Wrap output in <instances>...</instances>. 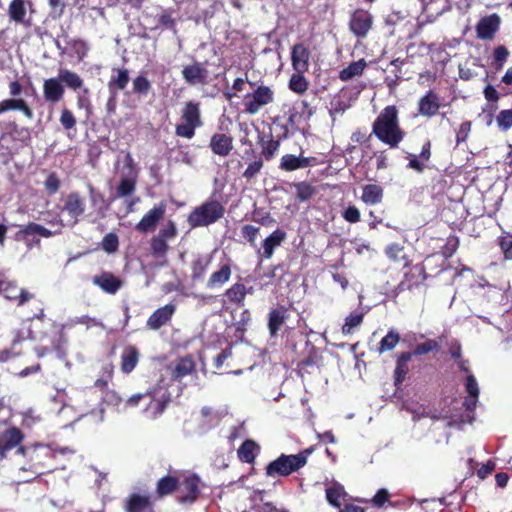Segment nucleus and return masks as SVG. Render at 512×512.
Masks as SVG:
<instances>
[{
    "label": "nucleus",
    "mask_w": 512,
    "mask_h": 512,
    "mask_svg": "<svg viewBox=\"0 0 512 512\" xmlns=\"http://www.w3.org/2000/svg\"><path fill=\"white\" fill-rule=\"evenodd\" d=\"M309 50L302 44H296L293 46L291 60L294 70L298 73H304L309 67Z\"/></svg>",
    "instance_id": "412c9836"
},
{
    "label": "nucleus",
    "mask_w": 512,
    "mask_h": 512,
    "mask_svg": "<svg viewBox=\"0 0 512 512\" xmlns=\"http://www.w3.org/2000/svg\"><path fill=\"white\" fill-rule=\"evenodd\" d=\"M372 131L383 143L395 148L403 140L405 133L401 130L398 121L396 106L385 107L373 123Z\"/></svg>",
    "instance_id": "f257e3e1"
},
{
    "label": "nucleus",
    "mask_w": 512,
    "mask_h": 512,
    "mask_svg": "<svg viewBox=\"0 0 512 512\" xmlns=\"http://www.w3.org/2000/svg\"><path fill=\"white\" fill-rule=\"evenodd\" d=\"M496 122L502 131H507L512 127V109L502 110L496 117Z\"/></svg>",
    "instance_id": "3c124183"
},
{
    "label": "nucleus",
    "mask_w": 512,
    "mask_h": 512,
    "mask_svg": "<svg viewBox=\"0 0 512 512\" xmlns=\"http://www.w3.org/2000/svg\"><path fill=\"white\" fill-rule=\"evenodd\" d=\"M501 17L496 14H490L480 18L475 26L476 36L480 40L490 41L500 29Z\"/></svg>",
    "instance_id": "f8f14e48"
},
{
    "label": "nucleus",
    "mask_w": 512,
    "mask_h": 512,
    "mask_svg": "<svg viewBox=\"0 0 512 512\" xmlns=\"http://www.w3.org/2000/svg\"><path fill=\"white\" fill-rule=\"evenodd\" d=\"M202 481L196 474L184 475L180 478L178 487V502L182 505H191L199 497Z\"/></svg>",
    "instance_id": "0eeeda50"
},
{
    "label": "nucleus",
    "mask_w": 512,
    "mask_h": 512,
    "mask_svg": "<svg viewBox=\"0 0 512 512\" xmlns=\"http://www.w3.org/2000/svg\"><path fill=\"white\" fill-rule=\"evenodd\" d=\"M72 47L79 60H83L89 51L88 44L80 39L74 40L72 43Z\"/></svg>",
    "instance_id": "0e129e2a"
},
{
    "label": "nucleus",
    "mask_w": 512,
    "mask_h": 512,
    "mask_svg": "<svg viewBox=\"0 0 512 512\" xmlns=\"http://www.w3.org/2000/svg\"><path fill=\"white\" fill-rule=\"evenodd\" d=\"M373 17L365 10H356L352 13L349 28L358 38H364L372 28Z\"/></svg>",
    "instance_id": "ddd939ff"
},
{
    "label": "nucleus",
    "mask_w": 512,
    "mask_h": 512,
    "mask_svg": "<svg viewBox=\"0 0 512 512\" xmlns=\"http://www.w3.org/2000/svg\"><path fill=\"white\" fill-rule=\"evenodd\" d=\"M366 62L361 59L352 62L349 66L340 71L339 77L342 81H348L355 76H359L363 73Z\"/></svg>",
    "instance_id": "4c0bfd02"
},
{
    "label": "nucleus",
    "mask_w": 512,
    "mask_h": 512,
    "mask_svg": "<svg viewBox=\"0 0 512 512\" xmlns=\"http://www.w3.org/2000/svg\"><path fill=\"white\" fill-rule=\"evenodd\" d=\"M440 345L435 340H427L424 343L418 344L414 350L413 354L414 356L424 355L428 354L434 350H439Z\"/></svg>",
    "instance_id": "6e6d98bb"
},
{
    "label": "nucleus",
    "mask_w": 512,
    "mask_h": 512,
    "mask_svg": "<svg viewBox=\"0 0 512 512\" xmlns=\"http://www.w3.org/2000/svg\"><path fill=\"white\" fill-rule=\"evenodd\" d=\"M262 167L263 161L261 159H257L251 162L244 171L243 177L246 178L247 180L254 178L260 172Z\"/></svg>",
    "instance_id": "052dcab7"
},
{
    "label": "nucleus",
    "mask_w": 512,
    "mask_h": 512,
    "mask_svg": "<svg viewBox=\"0 0 512 512\" xmlns=\"http://www.w3.org/2000/svg\"><path fill=\"white\" fill-rule=\"evenodd\" d=\"M182 77L189 85H200L206 82L208 71L202 63L194 62L183 67Z\"/></svg>",
    "instance_id": "a211bd4d"
},
{
    "label": "nucleus",
    "mask_w": 512,
    "mask_h": 512,
    "mask_svg": "<svg viewBox=\"0 0 512 512\" xmlns=\"http://www.w3.org/2000/svg\"><path fill=\"white\" fill-rule=\"evenodd\" d=\"M225 295L231 302L242 304L246 296V288L241 283H235L226 290Z\"/></svg>",
    "instance_id": "37998d69"
},
{
    "label": "nucleus",
    "mask_w": 512,
    "mask_h": 512,
    "mask_svg": "<svg viewBox=\"0 0 512 512\" xmlns=\"http://www.w3.org/2000/svg\"><path fill=\"white\" fill-rule=\"evenodd\" d=\"M180 478L173 475H166L160 478L156 485V492L159 497H164L175 490L178 491Z\"/></svg>",
    "instance_id": "72a5a7b5"
},
{
    "label": "nucleus",
    "mask_w": 512,
    "mask_h": 512,
    "mask_svg": "<svg viewBox=\"0 0 512 512\" xmlns=\"http://www.w3.org/2000/svg\"><path fill=\"white\" fill-rule=\"evenodd\" d=\"M231 265L229 261L221 263L218 270L214 271L209 279L207 280L206 287L209 289H215L221 287L229 281L231 277Z\"/></svg>",
    "instance_id": "5701e85b"
},
{
    "label": "nucleus",
    "mask_w": 512,
    "mask_h": 512,
    "mask_svg": "<svg viewBox=\"0 0 512 512\" xmlns=\"http://www.w3.org/2000/svg\"><path fill=\"white\" fill-rule=\"evenodd\" d=\"M165 210L166 205L162 202L154 206L137 223L136 229L142 233L154 230L158 222L164 217Z\"/></svg>",
    "instance_id": "4468645a"
},
{
    "label": "nucleus",
    "mask_w": 512,
    "mask_h": 512,
    "mask_svg": "<svg viewBox=\"0 0 512 512\" xmlns=\"http://www.w3.org/2000/svg\"><path fill=\"white\" fill-rule=\"evenodd\" d=\"M129 82V73L128 70L123 69H117V74L112 76L109 88L112 90L113 86H116L119 90H123L126 88L127 84Z\"/></svg>",
    "instance_id": "a18cd8bd"
},
{
    "label": "nucleus",
    "mask_w": 512,
    "mask_h": 512,
    "mask_svg": "<svg viewBox=\"0 0 512 512\" xmlns=\"http://www.w3.org/2000/svg\"><path fill=\"white\" fill-rule=\"evenodd\" d=\"M274 92L268 86H258L244 98V108L249 114L258 113L264 106L273 102Z\"/></svg>",
    "instance_id": "9d476101"
},
{
    "label": "nucleus",
    "mask_w": 512,
    "mask_h": 512,
    "mask_svg": "<svg viewBox=\"0 0 512 512\" xmlns=\"http://www.w3.org/2000/svg\"><path fill=\"white\" fill-rule=\"evenodd\" d=\"M22 440L21 431L17 428H11L5 431L2 435H0V459L6 457V453L17 447L16 453L21 455H29L32 460H35L36 457L32 453L33 448H25L23 446H19Z\"/></svg>",
    "instance_id": "1a4fd4ad"
},
{
    "label": "nucleus",
    "mask_w": 512,
    "mask_h": 512,
    "mask_svg": "<svg viewBox=\"0 0 512 512\" xmlns=\"http://www.w3.org/2000/svg\"><path fill=\"white\" fill-rule=\"evenodd\" d=\"M295 187L297 192V199L302 202L309 200L315 193L314 188L305 182L298 183L295 185Z\"/></svg>",
    "instance_id": "5fc2aeb1"
},
{
    "label": "nucleus",
    "mask_w": 512,
    "mask_h": 512,
    "mask_svg": "<svg viewBox=\"0 0 512 512\" xmlns=\"http://www.w3.org/2000/svg\"><path fill=\"white\" fill-rule=\"evenodd\" d=\"M346 495L344 487L339 483H333L330 487L326 488V499L334 507L339 508Z\"/></svg>",
    "instance_id": "e433bc0d"
},
{
    "label": "nucleus",
    "mask_w": 512,
    "mask_h": 512,
    "mask_svg": "<svg viewBox=\"0 0 512 512\" xmlns=\"http://www.w3.org/2000/svg\"><path fill=\"white\" fill-rule=\"evenodd\" d=\"M126 512H152L151 495L145 493H132L125 500Z\"/></svg>",
    "instance_id": "f3484780"
},
{
    "label": "nucleus",
    "mask_w": 512,
    "mask_h": 512,
    "mask_svg": "<svg viewBox=\"0 0 512 512\" xmlns=\"http://www.w3.org/2000/svg\"><path fill=\"white\" fill-rule=\"evenodd\" d=\"M60 123L65 129L69 130L76 125V119L70 110L63 109L60 116Z\"/></svg>",
    "instance_id": "e2e57ef3"
},
{
    "label": "nucleus",
    "mask_w": 512,
    "mask_h": 512,
    "mask_svg": "<svg viewBox=\"0 0 512 512\" xmlns=\"http://www.w3.org/2000/svg\"><path fill=\"white\" fill-rule=\"evenodd\" d=\"M241 233L245 239H247L251 244H254L259 233V228L247 224L242 227Z\"/></svg>",
    "instance_id": "69168bd1"
},
{
    "label": "nucleus",
    "mask_w": 512,
    "mask_h": 512,
    "mask_svg": "<svg viewBox=\"0 0 512 512\" xmlns=\"http://www.w3.org/2000/svg\"><path fill=\"white\" fill-rule=\"evenodd\" d=\"M195 370V363L191 357L179 359L173 369L172 376L176 380H180L190 375Z\"/></svg>",
    "instance_id": "c9c22d12"
},
{
    "label": "nucleus",
    "mask_w": 512,
    "mask_h": 512,
    "mask_svg": "<svg viewBox=\"0 0 512 512\" xmlns=\"http://www.w3.org/2000/svg\"><path fill=\"white\" fill-rule=\"evenodd\" d=\"M176 311V306L172 303L166 304L157 310H155L152 315L147 320V327L151 330H158L161 327L167 325L172 316Z\"/></svg>",
    "instance_id": "2eb2a0df"
},
{
    "label": "nucleus",
    "mask_w": 512,
    "mask_h": 512,
    "mask_svg": "<svg viewBox=\"0 0 512 512\" xmlns=\"http://www.w3.org/2000/svg\"><path fill=\"white\" fill-rule=\"evenodd\" d=\"M58 76L62 82V84H65L69 89L77 92L82 90L83 88H86L84 86L83 79L75 72L60 68L58 71Z\"/></svg>",
    "instance_id": "c85d7f7f"
},
{
    "label": "nucleus",
    "mask_w": 512,
    "mask_h": 512,
    "mask_svg": "<svg viewBox=\"0 0 512 512\" xmlns=\"http://www.w3.org/2000/svg\"><path fill=\"white\" fill-rule=\"evenodd\" d=\"M12 110L22 112L28 119H33L34 117V113L28 103L21 98L13 97L0 101V114Z\"/></svg>",
    "instance_id": "4be33fe9"
},
{
    "label": "nucleus",
    "mask_w": 512,
    "mask_h": 512,
    "mask_svg": "<svg viewBox=\"0 0 512 512\" xmlns=\"http://www.w3.org/2000/svg\"><path fill=\"white\" fill-rule=\"evenodd\" d=\"M77 106L79 109L85 110L87 113L91 111V101L89 99V89L83 88L77 94Z\"/></svg>",
    "instance_id": "13d9d810"
},
{
    "label": "nucleus",
    "mask_w": 512,
    "mask_h": 512,
    "mask_svg": "<svg viewBox=\"0 0 512 512\" xmlns=\"http://www.w3.org/2000/svg\"><path fill=\"white\" fill-rule=\"evenodd\" d=\"M471 131V123L470 122H463L458 131H457V134H456V142H457V145H459L460 143L466 141L469 133Z\"/></svg>",
    "instance_id": "774afa93"
},
{
    "label": "nucleus",
    "mask_w": 512,
    "mask_h": 512,
    "mask_svg": "<svg viewBox=\"0 0 512 512\" xmlns=\"http://www.w3.org/2000/svg\"><path fill=\"white\" fill-rule=\"evenodd\" d=\"M287 124L295 128L306 122L313 115V110L304 100H298L293 103H286L282 107Z\"/></svg>",
    "instance_id": "6e6552de"
},
{
    "label": "nucleus",
    "mask_w": 512,
    "mask_h": 512,
    "mask_svg": "<svg viewBox=\"0 0 512 512\" xmlns=\"http://www.w3.org/2000/svg\"><path fill=\"white\" fill-rule=\"evenodd\" d=\"M302 74L303 73L296 72L291 76L289 82L290 89L299 94L304 93L308 88V83Z\"/></svg>",
    "instance_id": "49530a36"
},
{
    "label": "nucleus",
    "mask_w": 512,
    "mask_h": 512,
    "mask_svg": "<svg viewBox=\"0 0 512 512\" xmlns=\"http://www.w3.org/2000/svg\"><path fill=\"white\" fill-rule=\"evenodd\" d=\"M64 93L65 88L58 75L57 77L44 80L43 97L47 103L56 104L60 102L64 97Z\"/></svg>",
    "instance_id": "dca6fc26"
},
{
    "label": "nucleus",
    "mask_w": 512,
    "mask_h": 512,
    "mask_svg": "<svg viewBox=\"0 0 512 512\" xmlns=\"http://www.w3.org/2000/svg\"><path fill=\"white\" fill-rule=\"evenodd\" d=\"M259 447L252 440H246L238 449V457L242 462L252 463L255 459V450Z\"/></svg>",
    "instance_id": "ea45409f"
},
{
    "label": "nucleus",
    "mask_w": 512,
    "mask_h": 512,
    "mask_svg": "<svg viewBox=\"0 0 512 512\" xmlns=\"http://www.w3.org/2000/svg\"><path fill=\"white\" fill-rule=\"evenodd\" d=\"M44 186L49 194H55L60 188L58 176L55 173H50L44 182Z\"/></svg>",
    "instance_id": "680f3d73"
},
{
    "label": "nucleus",
    "mask_w": 512,
    "mask_h": 512,
    "mask_svg": "<svg viewBox=\"0 0 512 512\" xmlns=\"http://www.w3.org/2000/svg\"><path fill=\"white\" fill-rule=\"evenodd\" d=\"M74 451L70 449L69 447H62V448H52L51 446H43V445H37L33 447L32 453L35 455L36 459L38 460L40 457L45 456H52L57 453L59 454H72Z\"/></svg>",
    "instance_id": "58836bf2"
},
{
    "label": "nucleus",
    "mask_w": 512,
    "mask_h": 512,
    "mask_svg": "<svg viewBox=\"0 0 512 512\" xmlns=\"http://www.w3.org/2000/svg\"><path fill=\"white\" fill-rule=\"evenodd\" d=\"M464 386L467 397L465 398L463 405L467 411L472 412L477 406L480 393L478 382L472 373L467 374Z\"/></svg>",
    "instance_id": "aec40b11"
},
{
    "label": "nucleus",
    "mask_w": 512,
    "mask_h": 512,
    "mask_svg": "<svg viewBox=\"0 0 512 512\" xmlns=\"http://www.w3.org/2000/svg\"><path fill=\"white\" fill-rule=\"evenodd\" d=\"M170 400L171 395L168 388L164 384L159 383L149 389V396L143 413L147 418L155 419L164 412Z\"/></svg>",
    "instance_id": "423d86ee"
},
{
    "label": "nucleus",
    "mask_w": 512,
    "mask_h": 512,
    "mask_svg": "<svg viewBox=\"0 0 512 512\" xmlns=\"http://www.w3.org/2000/svg\"><path fill=\"white\" fill-rule=\"evenodd\" d=\"M497 328L506 333L508 339L512 340V310L506 311L500 318Z\"/></svg>",
    "instance_id": "de8ad7c7"
},
{
    "label": "nucleus",
    "mask_w": 512,
    "mask_h": 512,
    "mask_svg": "<svg viewBox=\"0 0 512 512\" xmlns=\"http://www.w3.org/2000/svg\"><path fill=\"white\" fill-rule=\"evenodd\" d=\"M365 314L366 311L356 310L346 316L341 328L342 334L345 336L352 334L362 324Z\"/></svg>",
    "instance_id": "f704fd0d"
},
{
    "label": "nucleus",
    "mask_w": 512,
    "mask_h": 512,
    "mask_svg": "<svg viewBox=\"0 0 512 512\" xmlns=\"http://www.w3.org/2000/svg\"><path fill=\"white\" fill-rule=\"evenodd\" d=\"M93 283L109 294H115L122 286V281L111 273L95 276Z\"/></svg>",
    "instance_id": "bb28decb"
},
{
    "label": "nucleus",
    "mask_w": 512,
    "mask_h": 512,
    "mask_svg": "<svg viewBox=\"0 0 512 512\" xmlns=\"http://www.w3.org/2000/svg\"><path fill=\"white\" fill-rule=\"evenodd\" d=\"M286 233L281 229H276L271 235L264 239L262 244V251L258 253L265 259H270L274 253V249L281 245L285 240Z\"/></svg>",
    "instance_id": "b1692460"
},
{
    "label": "nucleus",
    "mask_w": 512,
    "mask_h": 512,
    "mask_svg": "<svg viewBox=\"0 0 512 512\" xmlns=\"http://www.w3.org/2000/svg\"><path fill=\"white\" fill-rule=\"evenodd\" d=\"M224 212V206L218 201H207L190 213L188 223L191 227L208 226L222 218Z\"/></svg>",
    "instance_id": "39448f33"
},
{
    "label": "nucleus",
    "mask_w": 512,
    "mask_h": 512,
    "mask_svg": "<svg viewBox=\"0 0 512 512\" xmlns=\"http://www.w3.org/2000/svg\"><path fill=\"white\" fill-rule=\"evenodd\" d=\"M399 340V334L394 330H390L387 333V335L383 337L382 340L380 341V345L378 348L379 353L391 351L398 344Z\"/></svg>",
    "instance_id": "c03bdc74"
},
{
    "label": "nucleus",
    "mask_w": 512,
    "mask_h": 512,
    "mask_svg": "<svg viewBox=\"0 0 512 512\" xmlns=\"http://www.w3.org/2000/svg\"><path fill=\"white\" fill-rule=\"evenodd\" d=\"M212 151L219 156H227L233 148L232 138L226 134H214L210 140Z\"/></svg>",
    "instance_id": "cd10ccee"
},
{
    "label": "nucleus",
    "mask_w": 512,
    "mask_h": 512,
    "mask_svg": "<svg viewBox=\"0 0 512 512\" xmlns=\"http://www.w3.org/2000/svg\"><path fill=\"white\" fill-rule=\"evenodd\" d=\"M77 324L87 325L93 324L94 326H103V324L95 318H91L88 315L77 316L69 319L68 326L72 327Z\"/></svg>",
    "instance_id": "bf43d9fd"
},
{
    "label": "nucleus",
    "mask_w": 512,
    "mask_h": 512,
    "mask_svg": "<svg viewBox=\"0 0 512 512\" xmlns=\"http://www.w3.org/2000/svg\"><path fill=\"white\" fill-rule=\"evenodd\" d=\"M139 361V351L134 346H127L121 354V370L128 374L134 370Z\"/></svg>",
    "instance_id": "c756f323"
},
{
    "label": "nucleus",
    "mask_w": 512,
    "mask_h": 512,
    "mask_svg": "<svg viewBox=\"0 0 512 512\" xmlns=\"http://www.w3.org/2000/svg\"><path fill=\"white\" fill-rule=\"evenodd\" d=\"M85 209V199L79 192H71L63 199V206L61 207L62 217L55 219L52 223L60 227H74L85 213Z\"/></svg>",
    "instance_id": "7ed1b4c3"
},
{
    "label": "nucleus",
    "mask_w": 512,
    "mask_h": 512,
    "mask_svg": "<svg viewBox=\"0 0 512 512\" xmlns=\"http://www.w3.org/2000/svg\"><path fill=\"white\" fill-rule=\"evenodd\" d=\"M212 262V254L198 255L191 264V277L193 280H200L205 275Z\"/></svg>",
    "instance_id": "473e14b6"
},
{
    "label": "nucleus",
    "mask_w": 512,
    "mask_h": 512,
    "mask_svg": "<svg viewBox=\"0 0 512 512\" xmlns=\"http://www.w3.org/2000/svg\"><path fill=\"white\" fill-rule=\"evenodd\" d=\"M349 107L350 104L346 98L342 96H335L331 100L329 107V114L333 121L336 120L337 116L342 115Z\"/></svg>",
    "instance_id": "a19ab883"
},
{
    "label": "nucleus",
    "mask_w": 512,
    "mask_h": 512,
    "mask_svg": "<svg viewBox=\"0 0 512 512\" xmlns=\"http://www.w3.org/2000/svg\"><path fill=\"white\" fill-rule=\"evenodd\" d=\"M343 218L349 223H357L360 221V211L356 206H349L343 212Z\"/></svg>",
    "instance_id": "338daca9"
},
{
    "label": "nucleus",
    "mask_w": 512,
    "mask_h": 512,
    "mask_svg": "<svg viewBox=\"0 0 512 512\" xmlns=\"http://www.w3.org/2000/svg\"><path fill=\"white\" fill-rule=\"evenodd\" d=\"M151 89V83L145 76H137L133 80V92L141 95H147Z\"/></svg>",
    "instance_id": "603ef678"
},
{
    "label": "nucleus",
    "mask_w": 512,
    "mask_h": 512,
    "mask_svg": "<svg viewBox=\"0 0 512 512\" xmlns=\"http://www.w3.org/2000/svg\"><path fill=\"white\" fill-rule=\"evenodd\" d=\"M311 453V449H305L297 454H281L266 466V475L268 477L289 476L306 465Z\"/></svg>",
    "instance_id": "f03ea898"
},
{
    "label": "nucleus",
    "mask_w": 512,
    "mask_h": 512,
    "mask_svg": "<svg viewBox=\"0 0 512 512\" xmlns=\"http://www.w3.org/2000/svg\"><path fill=\"white\" fill-rule=\"evenodd\" d=\"M261 148H262V154L264 157L269 160L273 158L274 154L279 148V142L273 140L272 138H269L267 140L262 139L261 140Z\"/></svg>",
    "instance_id": "864d4df0"
},
{
    "label": "nucleus",
    "mask_w": 512,
    "mask_h": 512,
    "mask_svg": "<svg viewBox=\"0 0 512 512\" xmlns=\"http://www.w3.org/2000/svg\"><path fill=\"white\" fill-rule=\"evenodd\" d=\"M156 237L166 241L167 243L177 236V228L173 221H168L158 232Z\"/></svg>",
    "instance_id": "09e8293b"
},
{
    "label": "nucleus",
    "mask_w": 512,
    "mask_h": 512,
    "mask_svg": "<svg viewBox=\"0 0 512 512\" xmlns=\"http://www.w3.org/2000/svg\"><path fill=\"white\" fill-rule=\"evenodd\" d=\"M28 7H31L30 1L12 0L8 6V16L10 20L17 24H25Z\"/></svg>",
    "instance_id": "a878e982"
},
{
    "label": "nucleus",
    "mask_w": 512,
    "mask_h": 512,
    "mask_svg": "<svg viewBox=\"0 0 512 512\" xmlns=\"http://www.w3.org/2000/svg\"><path fill=\"white\" fill-rule=\"evenodd\" d=\"M150 250L155 258L166 260V255L169 250L168 243L156 236H153L150 241Z\"/></svg>",
    "instance_id": "79ce46f5"
},
{
    "label": "nucleus",
    "mask_w": 512,
    "mask_h": 512,
    "mask_svg": "<svg viewBox=\"0 0 512 512\" xmlns=\"http://www.w3.org/2000/svg\"><path fill=\"white\" fill-rule=\"evenodd\" d=\"M182 123L177 124L175 134L179 137L191 139L195 130L202 126L200 104L195 101H188L181 111Z\"/></svg>",
    "instance_id": "20e7f679"
},
{
    "label": "nucleus",
    "mask_w": 512,
    "mask_h": 512,
    "mask_svg": "<svg viewBox=\"0 0 512 512\" xmlns=\"http://www.w3.org/2000/svg\"><path fill=\"white\" fill-rule=\"evenodd\" d=\"M383 188L377 184H367L362 188L361 200L367 205L379 204L383 199Z\"/></svg>",
    "instance_id": "7c9ffc66"
},
{
    "label": "nucleus",
    "mask_w": 512,
    "mask_h": 512,
    "mask_svg": "<svg viewBox=\"0 0 512 512\" xmlns=\"http://www.w3.org/2000/svg\"><path fill=\"white\" fill-rule=\"evenodd\" d=\"M508 56H509V51L505 46L500 45L494 49L493 61H494L495 68L497 70L502 69Z\"/></svg>",
    "instance_id": "8fccbe9b"
},
{
    "label": "nucleus",
    "mask_w": 512,
    "mask_h": 512,
    "mask_svg": "<svg viewBox=\"0 0 512 512\" xmlns=\"http://www.w3.org/2000/svg\"><path fill=\"white\" fill-rule=\"evenodd\" d=\"M133 159L128 154L126 156L127 173H123L120 182L116 188V197L127 198L131 196L136 190L137 172L133 168Z\"/></svg>",
    "instance_id": "9b49d317"
},
{
    "label": "nucleus",
    "mask_w": 512,
    "mask_h": 512,
    "mask_svg": "<svg viewBox=\"0 0 512 512\" xmlns=\"http://www.w3.org/2000/svg\"><path fill=\"white\" fill-rule=\"evenodd\" d=\"M287 319V311L285 308L272 309L268 317V329L272 337L276 336L282 325Z\"/></svg>",
    "instance_id": "2f4dec72"
},
{
    "label": "nucleus",
    "mask_w": 512,
    "mask_h": 512,
    "mask_svg": "<svg viewBox=\"0 0 512 512\" xmlns=\"http://www.w3.org/2000/svg\"><path fill=\"white\" fill-rule=\"evenodd\" d=\"M440 108L439 96L433 91H428L419 100V113L426 117H433Z\"/></svg>",
    "instance_id": "393cba45"
},
{
    "label": "nucleus",
    "mask_w": 512,
    "mask_h": 512,
    "mask_svg": "<svg viewBox=\"0 0 512 512\" xmlns=\"http://www.w3.org/2000/svg\"><path fill=\"white\" fill-rule=\"evenodd\" d=\"M102 249L107 253H114L118 249V236L114 233H108L102 240Z\"/></svg>",
    "instance_id": "4d7b16f0"
},
{
    "label": "nucleus",
    "mask_w": 512,
    "mask_h": 512,
    "mask_svg": "<svg viewBox=\"0 0 512 512\" xmlns=\"http://www.w3.org/2000/svg\"><path fill=\"white\" fill-rule=\"evenodd\" d=\"M315 164V159L312 157L296 156L293 154H285L280 160V169L291 172L297 169L307 168Z\"/></svg>",
    "instance_id": "6ab92c4d"
}]
</instances>
